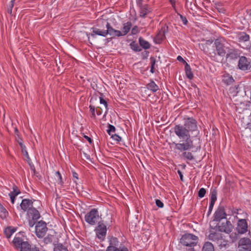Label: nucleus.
I'll use <instances>...</instances> for the list:
<instances>
[{
    "label": "nucleus",
    "mask_w": 251,
    "mask_h": 251,
    "mask_svg": "<svg viewBox=\"0 0 251 251\" xmlns=\"http://www.w3.org/2000/svg\"><path fill=\"white\" fill-rule=\"evenodd\" d=\"M197 121L193 117L184 119L183 125H176L174 127L176 135L181 140L180 142H173L175 148L180 151H182V156L185 160L191 161L195 159L190 151L194 147L193 141L191 138V133L198 130Z\"/></svg>",
    "instance_id": "nucleus-1"
},
{
    "label": "nucleus",
    "mask_w": 251,
    "mask_h": 251,
    "mask_svg": "<svg viewBox=\"0 0 251 251\" xmlns=\"http://www.w3.org/2000/svg\"><path fill=\"white\" fill-rule=\"evenodd\" d=\"M12 243L15 249L20 251H40L36 245L30 244L28 241H24L19 237H15Z\"/></svg>",
    "instance_id": "nucleus-2"
},
{
    "label": "nucleus",
    "mask_w": 251,
    "mask_h": 251,
    "mask_svg": "<svg viewBox=\"0 0 251 251\" xmlns=\"http://www.w3.org/2000/svg\"><path fill=\"white\" fill-rule=\"evenodd\" d=\"M198 236L191 233H185L180 238V243L184 246L194 247L198 244Z\"/></svg>",
    "instance_id": "nucleus-3"
},
{
    "label": "nucleus",
    "mask_w": 251,
    "mask_h": 251,
    "mask_svg": "<svg viewBox=\"0 0 251 251\" xmlns=\"http://www.w3.org/2000/svg\"><path fill=\"white\" fill-rule=\"evenodd\" d=\"M85 221L91 226L96 225L99 219V211L96 208L92 209L84 217Z\"/></svg>",
    "instance_id": "nucleus-4"
},
{
    "label": "nucleus",
    "mask_w": 251,
    "mask_h": 251,
    "mask_svg": "<svg viewBox=\"0 0 251 251\" xmlns=\"http://www.w3.org/2000/svg\"><path fill=\"white\" fill-rule=\"evenodd\" d=\"M95 231L97 237L100 240H103L106 235V226L103 221H99L98 226L96 227Z\"/></svg>",
    "instance_id": "nucleus-5"
},
{
    "label": "nucleus",
    "mask_w": 251,
    "mask_h": 251,
    "mask_svg": "<svg viewBox=\"0 0 251 251\" xmlns=\"http://www.w3.org/2000/svg\"><path fill=\"white\" fill-rule=\"evenodd\" d=\"M48 230L46 223L41 221L37 223L35 226V233L39 238H43L46 234Z\"/></svg>",
    "instance_id": "nucleus-6"
},
{
    "label": "nucleus",
    "mask_w": 251,
    "mask_h": 251,
    "mask_svg": "<svg viewBox=\"0 0 251 251\" xmlns=\"http://www.w3.org/2000/svg\"><path fill=\"white\" fill-rule=\"evenodd\" d=\"M236 231L240 235L244 234L249 231V234L251 232L248 230V225L247 220L244 219H240L238 220L235 228Z\"/></svg>",
    "instance_id": "nucleus-7"
},
{
    "label": "nucleus",
    "mask_w": 251,
    "mask_h": 251,
    "mask_svg": "<svg viewBox=\"0 0 251 251\" xmlns=\"http://www.w3.org/2000/svg\"><path fill=\"white\" fill-rule=\"evenodd\" d=\"M239 251H251V239L243 237L239 239L238 243Z\"/></svg>",
    "instance_id": "nucleus-8"
},
{
    "label": "nucleus",
    "mask_w": 251,
    "mask_h": 251,
    "mask_svg": "<svg viewBox=\"0 0 251 251\" xmlns=\"http://www.w3.org/2000/svg\"><path fill=\"white\" fill-rule=\"evenodd\" d=\"M218 227L219 231L230 234L232 232L234 226L229 221L226 220V222H222L216 226Z\"/></svg>",
    "instance_id": "nucleus-9"
},
{
    "label": "nucleus",
    "mask_w": 251,
    "mask_h": 251,
    "mask_svg": "<svg viewBox=\"0 0 251 251\" xmlns=\"http://www.w3.org/2000/svg\"><path fill=\"white\" fill-rule=\"evenodd\" d=\"M214 45L216 48L217 53L221 56H224L226 54L227 51L226 48L223 41L220 39H217L214 41Z\"/></svg>",
    "instance_id": "nucleus-10"
},
{
    "label": "nucleus",
    "mask_w": 251,
    "mask_h": 251,
    "mask_svg": "<svg viewBox=\"0 0 251 251\" xmlns=\"http://www.w3.org/2000/svg\"><path fill=\"white\" fill-rule=\"evenodd\" d=\"M226 216L224 206L220 205L214 213L213 221L219 222L222 220L226 219Z\"/></svg>",
    "instance_id": "nucleus-11"
},
{
    "label": "nucleus",
    "mask_w": 251,
    "mask_h": 251,
    "mask_svg": "<svg viewBox=\"0 0 251 251\" xmlns=\"http://www.w3.org/2000/svg\"><path fill=\"white\" fill-rule=\"evenodd\" d=\"M101 25H105L106 27L107 28L106 31L108 32V34H109L110 35L113 37L122 36L121 31L114 29L109 23L104 21H101Z\"/></svg>",
    "instance_id": "nucleus-12"
},
{
    "label": "nucleus",
    "mask_w": 251,
    "mask_h": 251,
    "mask_svg": "<svg viewBox=\"0 0 251 251\" xmlns=\"http://www.w3.org/2000/svg\"><path fill=\"white\" fill-rule=\"evenodd\" d=\"M238 66L239 68L243 71L249 70L251 68L250 62L245 56L240 57Z\"/></svg>",
    "instance_id": "nucleus-13"
},
{
    "label": "nucleus",
    "mask_w": 251,
    "mask_h": 251,
    "mask_svg": "<svg viewBox=\"0 0 251 251\" xmlns=\"http://www.w3.org/2000/svg\"><path fill=\"white\" fill-rule=\"evenodd\" d=\"M168 26H163L159 31L157 34L156 35L154 39V41L156 44H161V42L165 38V34L168 31Z\"/></svg>",
    "instance_id": "nucleus-14"
},
{
    "label": "nucleus",
    "mask_w": 251,
    "mask_h": 251,
    "mask_svg": "<svg viewBox=\"0 0 251 251\" xmlns=\"http://www.w3.org/2000/svg\"><path fill=\"white\" fill-rule=\"evenodd\" d=\"M217 191L216 188L213 189L211 190V197H210V202L209 206L208 211L207 212V216H208L211 213V211L213 209L214 205L215 204V201L217 200Z\"/></svg>",
    "instance_id": "nucleus-15"
},
{
    "label": "nucleus",
    "mask_w": 251,
    "mask_h": 251,
    "mask_svg": "<svg viewBox=\"0 0 251 251\" xmlns=\"http://www.w3.org/2000/svg\"><path fill=\"white\" fill-rule=\"evenodd\" d=\"M139 7H140L139 17L141 18H146L151 12V8L148 4H142Z\"/></svg>",
    "instance_id": "nucleus-16"
},
{
    "label": "nucleus",
    "mask_w": 251,
    "mask_h": 251,
    "mask_svg": "<svg viewBox=\"0 0 251 251\" xmlns=\"http://www.w3.org/2000/svg\"><path fill=\"white\" fill-rule=\"evenodd\" d=\"M33 201L31 200L28 199H23L20 204L21 208L24 212H27L29 209L33 207Z\"/></svg>",
    "instance_id": "nucleus-17"
},
{
    "label": "nucleus",
    "mask_w": 251,
    "mask_h": 251,
    "mask_svg": "<svg viewBox=\"0 0 251 251\" xmlns=\"http://www.w3.org/2000/svg\"><path fill=\"white\" fill-rule=\"evenodd\" d=\"M214 229V228H213ZM220 231H215L214 230H210V233L208 235V239L214 242H218L223 239L222 234Z\"/></svg>",
    "instance_id": "nucleus-18"
},
{
    "label": "nucleus",
    "mask_w": 251,
    "mask_h": 251,
    "mask_svg": "<svg viewBox=\"0 0 251 251\" xmlns=\"http://www.w3.org/2000/svg\"><path fill=\"white\" fill-rule=\"evenodd\" d=\"M27 216L28 219L34 220H38L40 218V214L38 210L33 207L30 208L27 212Z\"/></svg>",
    "instance_id": "nucleus-19"
},
{
    "label": "nucleus",
    "mask_w": 251,
    "mask_h": 251,
    "mask_svg": "<svg viewBox=\"0 0 251 251\" xmlns=\"http://www.w3.org/2000/svg\"><path fill=\"white\" fill-rule=\"evenodd\" d=\"M226 58H230L231 59H235L239 57V53L237 50H236L233 48H226Z\"/></svg>",
    "instance_id": "nucleus-20"
},
{
    "label": "nucleus",
    "mask_w": 251,
    "mask_h": 251,
    "mask_svg": "<svg viewBox=\"0 0 251 251\" xmlns=\"http://www.w3.org/2000/svg\"><path fill=\"white\" fill-rule=\"evenodd\" d=\"M93 32L90 33L89 35L93 37H95V35H98L102 37H106L108 35V32L106 30H101L98 28L93 27L92 28Z\"/></svg>",
    "instance_id": "nucleus-21"
},
{
    "label": "nucleus",
    "mask_w": 251,
    "mask_h": 251,
    "mask_svg": "<svg viewBox=\"0 0 251 251\" xmlns=\"http://www.w3.org/2000/svg\"><path fill=\"white\" fill-rule=\"evenodd\" d=\"M146 88L149 90L151 91L153 93L156 92L159 90V86L152 79L150 80V82L147 84Z\"/></svg>",
    "instance_id": "nucleus-22"
},
{
    "label": "nucleus",
    "mask_w": 251,
    "mask_h": 251,
    "mask_svg": "<svg viewBox=\"0 0 251 251\" xmlns=\"http://www.w3.org/2000/svg\"><path fill=\"white\" fill-rule=\"evenodd\" d=\"M131 27L132 24L130 22H128L127 23H124L123 24L122 31H121L122 36H125L130 31Z\"/></svg>",
    "instance_id": "nucleus-23"
},
{
    "label": "nucleus",
    "mask_w": 251,
    "mask_h": 251,
    "mask_svg": "<svg viewBox=\"0 0 251 251\" xmlns=\"http://www.w3.org/2000/svg\"><path fill=\"white\" fill-rule=\"evenodd\" d=\"M139 43L140 46L145 50L149 49L151 48L149 42L144 40L142 37L139 38Z\"/></svg>",
    "instance_id": "nucleus-24"
},
{
    "label": "nucleus",
    "mask_w": 251,
    "mask_h": 251,
    "mask_svg": "<svg viewBox=\"0 0 251 251\" xmlns=\"http://www.w3.org/2000/svg\"><path fill=\"white\" fill-rule=\"evenodd\" d=\"M213 245L210 242H206L204 243L202 248V251H214Z\"/></svg>",
    "instance_id": "nucleus-25"
},
{
    "label": "nucleus",
    "mask_w": 251,
    "mask_h": 251,
    "mask_svg": "<svg viewBox=\"0 0 251 251\" xmlns=\"http://www.w3.org/2000/svg\"><path fill=\"white\" fill-rule=\"evenodd\" d=\"M185 71L186 76L189 79H192L193 78L194 75L191 70V68L187 63H186V65H185Z\"/></svg>",
    "instance_id": "nucleus-26"
},
{
    "label": "nucleus",
    "mask_w": 251,
    "mask_h": 251,
    "mask_svg": "<svg viewBox=\"0 0 251 251\" xmlns=\"http://www.w3.org/2000/svg\"><path fill=\"white\" fill-rule=\"evenodd\" d=\"M16 228H13L11 226H8L5 229L4 233L5 235V236L7 238H9L12 234L16 231Z\"/></svg>",
    "instance_id": "nucleus-27"
},
{
    "label": "nucleus",
    "mask_w": 251,
    "mask_h": 251,
    "mask_svg": "<svg viewBox=\"0 0 251 251\" xmlns=\"http://www.w3.org/2000/svg\"><path fill=\"white\" fill-rule=\"evenodd\" d=\"M54 251H69L67 248L61 243H58L54 245Z\"/></svg>",
    "instance_id": "nucleus-28"
},
{
    "label": "nucleus",
    "mask_w": 251,
    "mask_h": 251,
    "mask_svg": "<svg viewBox=\"0 0 251 251\" xmlns=\"http://www.w3.org/2000/svg\"><path fill=\"white\" fill-rule=\"evenodd\" d=\"M239 41L246 42L249 40L250 36L245 32H241L238 35Z\"/></svg>",
    "instance_id": "nucleus-29"
},
{
    "label": "nucleus",
    "mask_w": 251,
    "mask_h": 251,
    "mask_svg": "<svg viewBox=\"0 0 251 251\" xmlns=\"http://www.w3.org/2000/svg\"><path fill=\"white\" fill-rule=\"evenodd\" d=\"M54 175H55V179H56L57 182L58 184H59L61 186H63L64 182L62 180V177L60 173V172L59 171L55 172Z\"/></svg>",
    "instance_id": "nucleus-30"
},
{
    "label": "nucleus",
    "mask_w": 251,
    "mask_h": 251,
    "mask_svg": "<svg viewBox=\"0 0 251 251\" xmlns=\"http://www.w3.org/2000/svg\"><path fill=\"white\" fill-rule=\"evenodd\" d=\"M15 137H16V139L17 141L19 143V144L21 148L22 152H24V149L25 148V146L23 144V139L21 137V135L20 134L16 135Z\"/></svg>",
    "instance_id": "nucleus-31"
},
{
    "label": "nucleus",
    "mask_w": 251,
    "mask_h": 251,
    "mask_svg": "<svg viewBox=\"0 0 251 251\" xmlns=\"http://www.w3.org/2000/svg\"><path fill=\"white\" fill-rule=\"evenodd\" d=\"M130 48L134 51L136 52H139L141 51L142 50V49L140 48V47L138 46V44L134 41H133L130 44Z\"/></svg>",
    "instance_id": "nucleus-32"
},
{
    "label": "nucleus",
    "mask_w": 251,
    "mask_h": 251,
    "mask_svg": "<svg viewBox=\"0 0 251 251\" xmlns=\"http://www.w3.org/2000/svg\"><path fill=\"white\" fill-rule=\"evenodd\" d=\"M106 251H128L127 248L123 247L122 248H114L111 246H108Z\"/></svg>",
    "instance_id": "nucleus-33"
},
{
    "label": "nucleus",
    "mask_w": 251,
    "mask_h": 251,
    "mask_svg": "<svg viewBox=\"0 0 251 251\" xmlns=\"http://www.w3.org/2000/svg\"><path fill=\"white\" fill-rule=\"evenodd\" d=\"M223 81L227 85H230L234 82V79L232 76L227 75L226 76H224Z\"/></svg>",
    "instance_id": "nucleus-34"
},
{
    "label": "nucleus",
    "mask_w": 251,
    "mask_h": 251,
    "mask_svg": "<svg viewBox=\"0 0 251 251\" xmlns=\"http://www.w3.org/2000/svg\"><path fill=\"white\" fill-rule=\"evenodd\" d=\"M109 246L114 248H117L116 246L118 245L119 241L116 237H111L109 239Z\"/></svg>",
    "instance_id": "nucleus-35"
},
{
    "label": "nucleus",
    "mask_w": 251,
    "mask_h": 251,
    "mask_svg": "<svg viewBox=\"0 0 251 251\" xmlns=\"http://www.w3.org/2000/svg\"><path fill=\"white\" fill-rule=\"evenodd\" d=\"M8 215V212L6 209L0 204V217L2 219L6 218Z\"/></svg>",
    "instance_id": "nucleus-36"
},
{
    "label": "nucleus",
    "mask_w": 251,
    "mask_h": 251,
    "mask_svg": "<svg viewBox=\"0 0 251 251\" xmlns=\"http://www.w3.org/2000/svg\"><path fill=\"white\" fill-rule=\"evenodd\" d=\"M150 60H151V70L150 72L153 74L155 72V65L156 64V59L154 57L151 56L150 57Z\"/></svg>",
    "instance_id": "nucleus-37"
},
{
    "label": "nucleus",
    "mask_w": 251,
    "mask_h": 251,
    "mask_svg": "<svg viewBox=\"0 0 251 251\" xmlns=\"http://www.w3.org/2000/svg\"><path fill=\"white\" fill-rule=\"evenodd\" d=\"M13 191L11 192L9 195L17 196L18 194H20L21 191L18 187L14 185L12 187Z\"/></svg>",
    "instance_id": "nucleus-38"
},
{
    "label": "nucleus",
    "mask_w": 251,
    "mask_h": 251,
    "mask_svg": "<svg viewBox=\"0 0 251 251\" xmlns=\"http://www.w3.org/2000/svg\"><path fill=\"white\" fill-rule=\"evenodd\" d=\"M53 236L50 234H48L46 237L44 238V242L46 244H50L52 241Z\"/></svg>",
    "instance_id": "nucleus-39"
},
{
    "label": "nucleus",
    "mask_w": 251,
    "mask_h": 251,
    "mask_svg": "<svg viewBox=\"0 0 251 251\" xmlns=\"http://www.w3.org/2000/svg\"><path fill=\"white\" fill-rule=\"evenodd\" d=\"M239 235L240 234H238L237 232L231 233L229 237L232 242H235L238 239Z\"/></svg>",
    "instance_id": "nucleus-40"
},
{
    "label": "nucleus",
    "mask_w": 251,
    "mask_h": 251,
    "mask_svg": "<svg viewBox=\"0 0 251 251\" xmlns=\"http://www.w3.org/2000/svg\"><path fill=\"white\" fill-rule=\"evenodd\" d=\"M116 131V128L115 127L110 124H108V129H107V132L108 134L109 135H111L112 134V132H115Z\"/></svg>",
    "instance_id": "nucleus-41"
},
{
    "label": "nucleus",
    "mask_w": 251,
    "mask_h": 251,
    "mask_svg": "<svg viewBox=\"0 0 251 251\" xmlns=\"http://www.w3.org/2000/svg\"><path fill=\"white\" fill-rule=\"evenodd\" d=\"M15 3V0H12L10 2V4L8 5V7L7 8V12L10 14L11 15H12V9L14 7Z\"/></svg>",
    "instance_id": "nucleus-42"
},
{
    "label": "nucleus",
    "mask_w": 251,
    "mask_h": 251,
    "mask_svg": "<svg viewBox=\"0 0 251 251\" xmlns=\"http://www.w3.org/2000/svg\"><path fill=\"white\" fill-rule=\"evenodd\" d=\"M206 190L205 188H201L198 192V196L200 198H202L204 197V196H205V195L206 194Z\"/></svg>",
    "instance_id": "nucleus-43"
},
{
    "label": "nucleus",
    "mask_w": 251,
    "mask_h": 251,
    "mask_svg": "<svg viewBox=\"0 0 251 251\" xmlns=\"http://www.w3.org/2000/svg\"><path fill=\"white\" fill-rule=\"evenodd\" d=\"M111 138L114 140L116 141L117 143L119 142L122 139V138L117 134H112L111 135Z\"/></svg>",
    "instance_id": "nucleus-44"
},
{
    "label": "nucleus",
    "mask_w": 251,
    "mask_h": 251,
    "mask_svg": "<svg viewBox=\"0 0 251 251\" xmlns=\"http://www.w3.org/2000/svg\"><path fill=\"white\" fill-rule=\"evenodd\" d=\"M37 220H34L33 219H28V225L31 227H32L36 224H37Z\"/></svg>",
    "instance_id": "nucleus-45"
},
{
    "label": "nucleus",
    "mask_w": 251,
    "mask_h": 251,
    "mask_svg": "<svg viewBox=\"0 0 251 251\" xmlns=\"http://www.w3.org/2000/svg\"><path fill=\"white\" fill-rule=\"evenodd\" d=\"M156 205L159 208H162L164 206L163 203L158 199L155 200Z\"/></svg>",
    "instance_id": "nucleus-46"
},
{
    "label": "nucleus",
    "mask_w": 251,
    "mask_h": 251,
    "mask_svg": "<svg viewBox=\"0 0 251 251\" xmlns=\"http://www.w3.org/2000/svg\"><path fill=\"white\" fill-rule=\"evenodd\" d=\"M179 15L180 16V18L182 22H183V24L185 25H186L188 24V21L187 20L186 17L185 16H183V15H182L181 14H179Z\"/></svg>",
    "instance_id": "nucleus-47"
},
{
    "label": "nucleus",
    "mask_w": 251,
    "mask_h": 251,
    "mask_svg": "<svg viewBox=\"0 0 251 251\" xmlns=\"http://www.w3.org/2000/svg\"><path fill=\"white\" fill-rule=\"evenodd\" d=\"M149 54V51L145 50L142 53V59L144 60L148 58Z\"/></svg>",
    "instance_id": "nucleus-48"
},
{
    "label": "nucleus",
    "mask_w": 251,
    "mask_h": 251,
    "mask_svg": "<svg viewBox=\"0 0 251 251\" xmlns=\"http://www.w3.org/2000/svg\"><path fill=\"white\" fill-rule=\"evenodd\" d=\"M138 32V28L137 26H134L131 29V34L135 35Z\"/></svg>",
    "instance_id": "nucleus-49"
},
{
    "label": "nucleus",
    "mask_w": 251,
    "mask_h": 251,
    "mask_svg": "<svg viewBox=\"0 0 251 251\" xmlns=\"http://www.w3.org/2000/svg\"><path fill=\"white\" fill-rule=\"evenodd\" d=\"M100 103L101 104H103L104 105L105 108H107V107L108 106L107 101L102 97L100 98Z\"/></svg>",
    "instance_id": "nucleus-50"
},
{
    "label": "nucleus",
    "mask_w": 251,
    "mask_h": 251,
    "mask_svg": "<svg viewBox=\"0 0 251 251\" xmlns=\"http://www.w3.org/2000/svg\"><path fill=\"white\" fill-rule=\"evenodd\" d=\"M177 60L180 62H182L185 65H186V63H187L185 60L183 59V58L180 55L178 56L177 57Z\"/></svg>",
    "instance_id": "nucleus-51"
},
{
    "label": "nucleus",
    "mask_w": 251,
    "mask_h": 251,
    "mask_svg": "<svg viewBox=\"0 0 251 251\" xmlns=\"http://www.w3.org/2000/svg\"><path fill=\"white\" fill-rule=\"evenodd\" d=\"M177 172L179 176L180 179L181 181H183V176L182 172L179 170H177Z\"/></svg>",
    "instance_id": "nucleus-52"
},
{
    "label": "nucleus",
    "mask_w": 251,
    "mask_h": 251,
    "mask_svg": "<svg viewBox=\"0 0 251 251\" xmlns=\"http://www.w3.org/2000/svg\"><path fill=\"white\" fill-rule=\"evenodd\" d=\"M96 112L98 115H100L101 114V109L100 107H97L96 109Z\"/></svg>",
    "instance_id": "nucleus-53"
},
{
    "label": "nucleus",
    "mask_w": 251,
    "mask_h": 251,
    "mask_svg": "<svg viewBox=\"0 0 251 251\" xmlns=\"http://www.w3.org/2000/svg\"><path fill=\"white\" fill-rule=\"evenodd\" d=\"M89 108H90V111L91 112V114L95 112L96 110H95V107L94 106L90 105L89 106Z\"/></svg>",
    "instance_id": "nucleus-54"
},
{
    "label": "nucleus",
    "mask_w": 251,
    "mask_h": 251,
    "mask_svg": "<svg viewBox=\"0 0 251 251\" xmlns=\"http://www.w3.org/2000/svg\"><path fill=\"white\" fill-rule=\"evenodd\" d=\"M9 196L10 197V200H11V201L12 203L13 204L14 203L15 198L16 196L10 195H9Z\"/></svg>",
    "instance_id": "nucleus-55"
},
{
    "label": "nucleus",
    "mask_w": 251,
    "mask_h": 251,
    "mask_svg": "<svg viewBox=\"0 0 251 251\" xmlns=\"http://www.w3.org/2000/svg\"><path fill=\"white\" fill-rule=\"evenodd\" d=\"M23 153V154L26 156L27 157V159H29V156H28V152L26 150V148L24 149V152H22Z\"/></svg>",
    "instance_id": "nucleus-56"
},
{
    "label": "nucleus",
    "mask_w": 251,
    "mask_h": 251,
    "mask_svg": "<svg viewBox=\"0 0 251 251\" xmlns=\"http://www.w3.org/2000/svg\"><path fill=\"white\" fill-rule=\"evenodd\" d=\"M84 138H85L88 142L89 143H92V139L88 137V136H86V135H84Z\"/></svg>",
    "instance_id": "nucleus-57"
},
{
    "label": "nucleus",
    "mask_w": 251,
    "mask_h": 251,
    "mask_svg": "<svg viewBox=\"0 0 251 251\" xmlns=\"http://www.w3.org/2000/svg\"><path fill=\"white\" fill-rule=\"evenodd\" d=\"M72 174H73V176L74 178H75L76 179H78V174L76 172H73Z\"/></svg>",
    "instance_id": "nucleus-58"
},
{
    "label": "nucleus",
    "mask_w": 251,
    "mask_h": 251,
    "mask_svg": "<svg viewBox=\"0 0 251 251\" xmlns=\"http://www.w3.org/2000/svg\"><path fill=\"white\" fill-rule=\"evenodd\" d=\"M142 1H143V0H136L137 4L138 6L142 5Z\"/></svg>",
    "instance_id": "nucleus-59"
},
{
    "label": "nucleus",
    "mask_w": 251,
    "mask_h": 251,
    "mask_svg": "<svg viewBox=\"0 0 251 251\" xmlns=\"http://www.w3.org/2000/svg\"><path fill=\"white\" fill-rule=\"evenodd\" d=\"M15 134L16 135L20 134V132L17 127L15 128Z\"/></svg>",
    "instance_id": "nucleus-60"
},
{
    "label": "nucleus",
    "mask_w": 251,
    "mask_h": 251,
    "mask_svg": "<svg viewBox=\"0 0 251 251\" xmlns=\"http://www.w3.org/2000/svg\"><path fill=\"white\" fill-rule=\"evenodd\" d=\"M91 118H93L94 119L96 118V115H95V113H92V115L91 116Z\"/></svg>",
    "instance_id": "nucleus-61"
},
{
    "label": "nucleus",
    "mask_w": 251,
    "mask_h": 251,
    "mask_svg": "<svg viewBox=\"0 0 251 251\" xmlns=\"http://www.w3.org/2000/svg\"><path fill=\"white\" fill-rule=\"evenodd\" d=\"M170 1L173 5L175 4V1L174 0H170Z\"/></svg>",
    "instance_id": "nucleus-62"
},
{
    "label": "nucleus",
    "mask_w": 251,
    "mask_h": 251,
    "mask_svg": "<svg viewBox=\"0 0 251 251\" xmlns=\"http://www.w3.org/2000/svg\"><path fill=\"white\" fill-rule=\"evenodd\" d=\"M191 248L190 249V251H195L194 249V247H191Z\"/></svg>",
    "instance_id": "nucleus-63"
},
{
    "label": "nucleus",
    "mask_w": 251,
    "mask_h": 251,
    "mask_svg": "<svg viewBox=\"0 0 251 251\" xmlns=\"http://www.w3.org/2000/svg\"><path fill=\"white\" fill-rule=\"evenodd\" d=\"M218 11H219V12H222V11L223 9H222V8H220V9H218Z\"/></svg>",
    "instance_id": "nucleus-64"
}]
</instances>
